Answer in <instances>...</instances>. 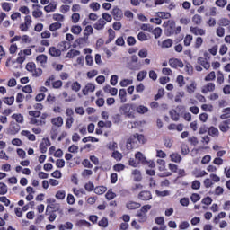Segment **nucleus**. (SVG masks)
I'll return each instance as SVG.
<instances>
[{
  "instance_id": "f257e3e1",
  "label": "nucleus",
  "mask_w": 230,
  "mask_h": 230,
  "mask_svg": "<svg viewBox=\"0 0 230 230\" xmlns=\"http://www.w3.org/2000/svg\"><path fill=\"white\" fill-rule=\"evenodd\" d=\"M120 112H122L126 118H135L134 112H136V105L130 103L124 104L120 107Z\"/></svg>"
},
{
  "instance_id": "f03ea898",
  "label": "nucleus",
  "mask_w": 230,
  "mask_h": 230,
  "mask_svg": "<svg viewBox=\"0 0 230 230\" xmlns=\"http://www.w3.org/2000/svg\"><path fill=\"white\" fill-rule=\"evenodd\" d=\"M141 67H143V64L139 62V58H137L136 55L131 56L129 69H131V71H139Z\"/></svg>"
},
{
  "instance_id": "7ed1b4c3",
  "label": "nucleus",
  "mask_w": 230,
  "mask_h": 230,
  "mask_svg": "<svg viewBox=\"0 0 230 230\" xmlns=\"http://www.w3.org/2000/svg\"><path fill=\"white\" fill-rule=\"evenodd\" d=\"M164 26H166L167 35H175V22L168 21L167 23H164Z\"/></svg>"
},
{
  "instance_id": "20e7f679",
  "label": "nucleus",
  "mask_w": 230,
  "mask_h": 230,
  "mask_svg": "<svg viewBox=\"0 0 230 230\" xmlns=\"http://www.w3.org/2000/svg\"><path fill=\"white\" fill-rule=\"evenodd\" d=\"M137 198L144 202L152 200V192H150V190H142L138 193Z\"/></svg>"
},
{
  "instance_id": "39448f33",
  "label": "nucleus",
  "mask_w": 230,
  "mask_h": 230,
  "mask_svg": "<svg viewBox=\"0 0 230 230\" xmlns=\"http://www.w3.org/2000/svg\"><path fill=\"white\" fill-rule=\"evenodd\" d=\"M169 65L171 67H172L173 69H177V68H182L184 67V63H182V60L181 59H177V58H171L169 60Z\"/></svg>"
},
{
  "instance_id": "423d86ee",
  "label": "nucleus",
  "mask_w": 230,
  "mask_h": 230,
  "mask_svg": "<svg viewBox=\"0 0 230 230\" xmlns=\"http://www.w3.org/2000/svg\"><path fill=\"white\" fill-rule=\"evenodd\" d=\"M96 86L93 83H88L85 87L83 88L82 93L84 96H87L89 93H94Z\"/></svg>"
},
{
  "instance_id": "0eeeda50",
  "label": "nucleus",
  "mask_w": 230,
  "mask_h": 230,
  "mask_svg": "<svg viewBox=\"0 0 230 230\" xmlns=\"http://www.w3.org/2000/svg\"><path fill=\"white\" fill-rule=\"evenodd\" d=\"M21 130V126L17 122L12 121L9 126V133L14 136V134H19Z\"/></svg>"
},
{
  "instance_id": "6e6552de",
  "label": "nucleus",
  "mask_w": 230,
  "mask_h": 230,
  "mask_svg": "<svg viewBox=\"0 0 230 230\" xmlns=\"http://www.w3.org/2000/svg\"><path fill=\"white\" fill-rule=\"evenodd\" d=\"M215 84L214 83H208L206 85H204L201 89V93L203 94H208V93H213L215 91Z\"/></svg>"
},
{
  "instance_id": "1a4fd4ad",
  "label": "nucleus",
  "mask_w": 230,
  "mask_h": 230,
  "mask_svg": "<svg viewBox=\"0 0 230 230\" xmlns=\"http://www.w3.org/2000/svg\"><path fill=\"white\" fill-rule=\"evenodd\" d=\"M111 15H113L115 21H119V19L123 17V13L121 12V9L114 7L111 11Z\"/></svg>"
},
{
  "instance_id": "9d476101",
  "label": "nucleus",
  "mask_w": 230,
  "mask_h": 230,
  "mask_svg": "<svg viewBox=\"0 0 230 230\" xmlns=\"http://www.w3.org/2000/svg\"><path fill=\"white\" fill-rule=\"evenodd\" d=\"M130 137L135 143H140L141 145L145 143V136L143 134L136 133Z\"/></svg>"
},
{
  "instance_id": "9b49d317",
  "label": "nucleus",
  "mask_w": 230,
  "mask_h": 230,
  "mask_svg": "<svg viewBox=\"0 0 230 230\" xmlns=\"http://www.w3.org/2000/svg\"><path fill=\"white\" fill-rule=\"evenodd\" d=\"M126 208L129 210L139 209V208H141V203L136 201H128Z\"/></svg>"
},
{
  "instance_id": "f8f14e48",
  "label": "nucleus",
  "mask_w": 230,
  "mask_h": 230,
  "mask_svg": "<svg viewBox=\"0 0 230 230\" xmlns=\"http://www.w3.org/2000/svg\"><path fill=\"white\" fill-rule=\"evenodd\" d=\"M198 64H199V66H202V67H204L206 71H208V69L211 67V64H209V61H208V59L204 58H199Z\"/></svg>"
},
{
  "instance_id": "ddd939ff",
  "label": "nucleus",
  "mask_w": 230,
  "mask_h": 230,
  "mask_svg": "<svg viewBox=\"0 0 230 230\" xmlns=\"http://www.w3.org/2000/svg\"><path fill=\"white\" fill-rule=\"evenodd\" d=\"M89 38H87L86 36L79 38L75 40V44H77V46H79L80 48H84V46H87Z\"/></svg>"
},
{
  "instance_id": "4468645a",
  "label": "nucleus",
  "mask_w": 230,
  "mask_h": 230,
  "mask_svg": "<svg viewBox=\"0 0 230 230\" xmlns=\"http://www.w3.org/2000/svg\"><path fill=\"white\" fill-rule=\"evenodd\" d=\"M36 62L40 64L41 67H44L48 64V56L41 54L36 58Z\"/></svg>"
},
{
  "instance_id": "2eb2a0df",
  "label": "nucleus",
  "mask_w": 230,
  "mask_h": 230,
  "mask_svg": "<svg viewBox=\"0 0 230 230\" xmlns=\"http://www.w3.org/2000/svg\"><path fill=\"white\" fill-rule=\"evenodd\" d=\"M229 125H230V119L224 120L219 125V129L221 132H227L229 131Z\"/></svg>"
},
{
  "instance_id": "dca6fc26",
  "label": "nucleus",
  "mask_w": 230,
  "mask_h": 230,
  "mask_svg": "<svg viewBox=\"0 0 230 230\" xmlns=\"http://www.w3.org/2000/svg\"><path fill=\"white\" fill-rule=\"evenodd\" d=\"M105 24H107V22H105L103 19L100 18L94 24L93 28L94 30H103L105 28Z\"/></svg>"
},
{
  "instance_id": "f3484780",
  "label": "nucleus",
  "mask_w": 230,
  "mask_h": 230,
  "mask_svg": "<svg viewBox=\"0 0 230 230\" xmlns=\"http://www.w3.org/2000/svg\"><path fill=\"white\" fill-rule=\"evenodd\" d=\"M190 31L193 33V35H200L201 37L206 35V30L200 29L199 27H190Z\"/></svg>"
},
{
  "instance_id": "a211bd4d",
  "label": "nucleus",
  "mask_w": 230,
  "mask_h": 230,
  "mask_svg": "<svg viewBox=\"0 0 230 230\" xmlns=\"http://www.w3.org/2000/svg\"><path fill=\"white\" fill-rule=\"evenodd\" d=\"M49 53L51 57H60L62 55V51H60V49H57L56 47H50Z\"/></svg>"
},
{
  "instance_id": "6ab92c4d",
  "label": "nucleus",
  "mask_w": 230,
  "mask_h": 230,
  "mask_svg": "<svg viewBox=\"0 0 230 230\" xmlns=\"http://www.w3.org/2000/svg\"><path fill=\"white\" fill-rule=\"evenodd\" d=\"M135 159H137V161H138V163H142V164H146V157L141 152H137L135 155Z\"/></svg>"
},
{
  "instance_id": "aec40b11",
  "label": "nucleus",
  "mask_w": 230,
  "mask_h": 230,
  "mask_svg": "<svg viewBox=\"0 0 230 230\" xmlns=\"http://www.w3.org/2000/svg\"><path fill=\"white\" fill-rule=\"evenodd\" d=\"M52 125L55 127H62L64 125V119L62 117H57L51 119Z\"/></svg>"
},
{
  "instance_id": "412c9836",
  "label": "nucleus",
  "mask_w": 230,
  "mask_h": 230,
  "mask_svg": "<svg viewBox=\"0 0 230 230\" xmlns=\"http://www.w3.org/2000/svg\"><path fill=\"white\" fill-rule=\"evenodd\" d=\"M12 119H14L16 123H20L21 125L24 123V116H22L21 113L13 114Z\"/></svg>"
},
{
  "instance_id": "4be33fe9",
  "label": "nucleus",
  "mask_w": 230,
  "mask_h": 230,
  "mask_svg": "<svg viewBox=\"0 0 230 230\" xmlns=\"http://www.w3.org/2000/svg\"><path fill=\"white\" fill-rule=\"evenodd\" d=\"M21 136H25V137H27L29 141H35L36 139L35 136L31 134V132H30L29 130H22L21 132Z\"/></svg>"
},
{
  "instance_id": "5701e85b",
  "label": "nucleus",
  "mask_w": 230,
  "mask_h": 230,
  "mask_svg": "<svg viewBox=\"0 0 230 230\" xmlns=\"http://www.w3.org/2000/svg\"><path fill=\"white\" fill-rule=\"evenodd\" d=\"M30 123L31 125H37L38 127H42V125H46V121L35 118H31Z\"/></svg>"
},
{
  "instance_id": "b1692460",
  "label": "nucleus",
  "mask_w": 230,
  "mask_h": 230,
  "mask_svg": "<svg viewBox=\"0 0 230 230\" xmlns=\"http://www.w3.org/2000/svg\"><path fill=\"white\" fill-rule=\"evenodd\" d=\"M170 158L172 163H181L182 161V157L178 153H172L170 155Z\"/></svg>"
},
{
  "instance_id": "393cba45",
  "label": "nucleus",
  "mask_w": 230,
  "mask_h": 230,
  "mask_svg": "<svg viewBox=\"0 0 230 230\" xmlns=\"http://www.w3.org/2000/svg\"><path fill=\"white\" fill-rule=\"evenodd\" d=\"M119 98H120L121 103H125L127 102V90L120 89L119 92Z\"/></svg>"
},
{
  "instance_id": "a878e982",
  "label": "nucleus",
  "mask_w": 230,
  "mask_h": 230,
  "mask_svg": "<svg viewBox=\"0 0 230 230\" xmlns=\"http://www.w3.org/2000/svg\"><path fill=\"white\" fill-rule=\"evenodd\" d=\"M80 50L71 49L66 54V58H75V57H79Z\"/></svg>"
},
{
  "instance_id": "bb28decb",
  "label": "nucleus",
  "mask_w": 230,
  "mask_h": 230,
  "mask_svg": "<svg viewBox=\"0 0 230 230\" xmlns=\"http://www.w3.org/2000/svg\"><path fill=\"white\" fill-rule=\"evenodd\" d=\"M58 47L60 48L61 50L67 51V49L71 48V43H69V41H61L58 44Z\"/></svg>"
},
{
  "instance_id": "cd10ccee",
  "label": "nucleus",
  "mask_w": 230,
  "mask_h": 230,
  "mask_svg": "<svg viewBox=\"0 0 230 230\" xmlns=\"http://www.w3.org/2000/svg\"><path fill=\"white\" fill-rule=\"evenodd\" d=\"M59 230H71L73 229V223L71 222H66L65 224H61L58 226Z\"/></svg>"
},
{
  "instance_id": "c85d7f7f",
  "label": "nucleus",
  "mask_w": 230,
  "mask_h": 230,
  "mask_svg": "<svg viewBox=\"0 0 230 230\" xmlns=\"http://www.w3.org/2000/svg\"><path fill=\"white\" fill-rule=\"evenodd\" d=\"M169 114H170L171 119H172V121H179L180 115L177 112V110H171Z\"/></svg>"
},
{
  "instance_id": "c756f323",
  "label": "nucleus",
  "mask_w": 230,
  "mask_h": 230,
  "mask_svg": "<svg viewBox=\"0 0 230 230\" xmlns=\"http://www.w3.org/2000/svg\"><path fill=\"white\" fill-rule=\"evenodd\" d=\"M93 31H94L93 26L87 25L84 31V37H87V39H89V35H93Z\"/></svg>"
},
{
  "instance_id": "7c9ffc66",
  "label": "nucleus",
  "mask_w": 230,
  "mask_h": 230,
  "mask_svg": "<svg viewBox=\"0 0 230 230\" xmlns=\"http://www.w3.org/2000/svg\"><path fill=\"white\" fill-rule=\"evenodd\" d=\"M136 111L138 114H146V112H148V107L145 105H139L136 108Z\"/></svg>"
},
{
  "instance_id": "2f4dec72",
  "label": "nucleus",
  "mask_w": 230,
  "mask_h": 230,
  "mask_svg": "<svg viewBox=\"0 0 230 230\" xmlns=\"http://www.w3.org/2000/svg\"><path fill=\"white\" fill-rule=\"evenodd\" d=\"M71 32L74 35H80L82 33V27L80 25H73L71 27Z\"/></svg>"
},
{
  "instance_id": "473e14b6",
  "label": "nucleus",
  "mask_w": 230,
  "mask_h": 230,
  "mask_svg": "<svg viewBox=\"0 0 230 230\" xmlns=\"http://www.w3.org/2000/svg\"><path fill=\"white\" fill-rule=\"evenodd\" d=\"M132 175H134V181H136V182H139L142 179L141 172L137 169L133 170Z\"/></svg>"
},
{
  "instance_id": "72a5a7b5",
  "label": "nucleus",
  "mask_w": 230,
  "mask_h": 230,
  "mask_svg": "<svg viewBox=\"0 0 230 230\" xmlns=\"http://www.w3.org/2000/svg\"><path fill=\"white\" fill-rule=\"evenodd\" d=\"M148 75V73L145 70L143 71H140L137 75V80L138 82H143L146 78V75Z\"/></svg>"
},
{
  "instance_id": "f704fd0d",
  "label": "nucleus",
  "mask_w": 230,
  "mask_h": 230,
  "mask_svg": "<svg viewBox=\"0 0 230 230\" xmlns=\"http://www.w3.org/2000/svg\"><path fill=\"white\" fill-rule=\"evenodd\" d=\"M93 191H94V193H96V195H103V193H105V191H107V187L99 186V187H96Z\"/></svg>"
},
{
  "instance_id": "c9c22d12",
  "label": "nucleus",
  "mask_w": 230,
  "mask_h": 230,
  "mask_svg": "<svg viewBox=\"0 0 230 230\" xmlns=\"http://www.w3.org/2000/svg\"><path fill=\"white\" fill-rule=\"evenodd\" d=\"M208 134H209L210 136H212V137H218V134H219L218 128H215V127H210V128H208Z\"/></svg>"
},
{
  "instance_id": "e433bc0d",
  "label": "nucleus",
  "mask_w": 230,
  "mask_h": 230,
  "mask_svg": "<svg viewBox=\"0 0 230 230\" xmlns=\"http://www.w3.org/2000/svg\"><path fill=\"white\" fill-rule=\"evenodd\" d=\"M111 157L115 159V161H121V159H123V155L119 151H113Z\"/></svg>"
},
{
  "instance_id": "4c0bfd02",
  "label": "nucleus",
  "mask_w": 230,
  "mask_h": 230,
  "mask_svg": "<svg viewBox=\"0 0 230 230\" xmlns=\"http://www.w3.org/2000/svg\"><path fill=\"white\" fill-rule=\"evenodd\" d=\"M156 17H159L160 19H170V17H172V14L166 12H158L156 13Z\"/></svg>"
},
{
  "instance_id": "58836bf2",
  "label": "nucleus",
  "mask_w": 230,
  "mask_h": 230,
  "mask_svg": "<svg viewBox=\"0 0 230 230\" xmlns=\"http://www.w3.org/2000/svg\"><path fill=\"white\" fill-rule=\"evenodd\" d=\"M192 22H194V24H197L198 26H200L202 24V16L195 14L192 17Z\"/></svg>"
},
{
  "instance_id": "ea45409f",
  "label": "nucleus",
  "mask_w": 230,
  "mask_h": 230,
  "mask_svg": "<svg viewBox=\"0 0 230 230\" xmlns=\"http://www.w3.org/2000/svg\"><path fill=\"white\" fill-rule=\"evenodd\" d=\"M62 28V23L60 22H54L49 25L50 31H57V30H60Z\"/></svg>"
},
{
  "instance_id": "a19ab883",
  "label": "nucleus",
  "mask_w": 230,
  "mask_h": 230,
  "mask_svg": "<svg viewBox=\"0 0 230 230\" xmlns=\"http://www.w3.org/2000/svg\"><path fill=\"white\" fill-rule=\"evenodd\" d=\"M71 89H72V91H75V93H78V91H80V89H82V84H80V83H78V81H75V82L72 83Z\"/></svg>"
},
{
  "instance_id": "79ce46f5",
  "label": "nucleus",
  "mask_w": 230,
  "mask_h": 230,
  "mask_svg": "<svg viewBox=\"0 0 230 230\" xmlns=\"http://www.w3.org/2000/svg\"><path fill=\"white\" fill-rule=\"evenodd\" d=\"M18 58L16 59L17 64H23L24 60H26V56H24V53H22V50H20L18 53Z\"/></svg>"
},
{
  "instance_id": "37998d69",
  "label": "nucleus",
  "mask_w": 230,
  "mask_h": 230,
  "mask_svg": "<svg viewBox=\"0 0 230 230\" xmlns=\"http://www.w3.org/2000/svg\"><path fill=\"white\" fill-rule=\"evenodd\" d=\"M173 46V40L167 39L162 42V48H172Z\"/></svg>"
},
{
  "instance_id": "c03bdc74",
  "label": "nucleus",
  "mask_w": 230,
  "mask_h": 230,
  "mask_svg": "<svg viewBox=\"0 0 230 230\" xmlns=\"http://www.w3.org/2000/svg\"><path fill=\"white\" fill-rule=\"evenodd\" d=\"M8 193V186L4 182H0V195H6Z\"/></svg>"
},
{
  "instance_id": "a18cd8bd",
  "label": "nucleus",
  "mask_w": 230,
  "mask_h": 230,
  "mask_svg": "<svg viewBox=\"0 0 230 230\" xmlns=\"http://www.w3.org/2000/svg\"><path fill=\"white\" fill-rule=\"evenodd\" d=\"M134 145H136V142H134V140L132 139V137H130L127 140V144H126L127 150H132V148H134Z\"/></svg>"
},
{
  "instance_id": "49530a36",
  "label": "nucleus",
  "mask_w": 230,
  "mask_h": 230,
  "mask_svg": "<svg viewBox=\"0 0 230 230\" xmlns=\"http://www.w3.org/2000/svg\"><path fill=\"white\" fill-rule=\"evenodd\" d=\"M107 200H112L116 199V193L112 192V189H110L105 194Z\"/></svg>"
},
{
  "instance_id": "de8ad7c7",
  "label": "nucleus",
  "mask_w": 230,
  "mask_h": 230,
  "mask_svg": "<svg viewBox=\"0 0 230 230\" xmlns=\"http://www.w3.org/2000/svg\"><path fill=\"white\" fill-rule=\"evenodd\" d=\"M196 89H197V84H195V82H192L190 85H187V92L190 94H192V93H195Z\"/></svg>"
},
{
  "instance_id": "09e8293b",
  "label": "nucleus",
  "mask_w": 230,
  "mask_h": 230,
  "mask_svg": "<svg viewBox=\"0 0 230 230\" xmlns=\"http://www.w3.org/2000/svg\"><path fill=\"white\" fill-rule=\"evenodd\" d=\"M203 43H204V40L202 39V37H198L196 38L194 48H196V49H199V48H200Z\"/></svg>"
},
{
  "instance_id": "8fccbe9b",
  "label": "nucleus",
  "mask_w": 230,
  "mask_h": 230,
  "mask_svg": "<svg viewBox=\"0 0 230 230\" xmlns=\"http://www.w3.org/2000/svg\"><path fill=\"white\" fill-rule=\"evenodd\" d=\"M217 78V75H215V71L210 72L207 76L205 77V82H213Z\"/></svg>"
},
{
  "instance_id": "3c124183",
  "label": "nucleus",
  "mask_w": 230,
  "mask_h": 230,
  "mask_svg": "<svg viewBox=\"0 0 230 230\" xmlns=\"http://www.w3.org/2000/svg\"><path fill=\"white\" fill-rule=\"evenodd\" d=\"M217 24H218L219 26H229L230 21H229V19H227V18H221V19H219V21L217 22Z\"/></svg>"
},
{
  "instance_id": "603ef678",
  "label": "nucleus",
  "mask_w": 230,
  "mask_h": 230,
  "mask_svg": "<svg viewBox=\"0 0 230 230\" xmlns=\"http://www.w3.org/2000/svg\"><path fill=\"white\" fill-rule=\"evenodd\" d=\"M153 35L155 36V39H159V37H161V35H163V30L159 27H156L153 31Z\"/></svg>"
},
{
  "instance_id": "864d4df0",
  "label": "nucleus",
  "mask_w": 230,
  "mask_h": 230,
  "mask_svg": "<svg viewBox=\"0 0 230 230\" xmlns=\"http://www.w3.org/2000/svg\"><path fill=\"white\" fill-rule=\"evenodd\" d=\"M44 10H45V12H47V13L55 12V10H57V5H55L53 4H49V5L44 7Z\"/></svg>"
},
{
  "instance_id": "5fc2aeb1",
  "label": "nucleus",
  "mask_w": 230,
  "mask_h": 230,
  "mask_svg": "<svg viewBox=\"0 0 230 230\" xmlns=\"http://www.w3.org/2000/svg\"><path fill=\"white\" fill-rule=\"evenodd\" d=\"M137 39L140 42H146V40H148V36H146V33L141 31L137 34Z\"/></svg>"
},
{
  "instance_id": "6e6d98bb",
  "label": "nucleus",
  "mask_w": 230,
  "mask_h": 230,
  "mask_svg": "<svg viewBox=\"0 0 230 230\" xmlns=\"http://www.w3.org/2000/svg\"><path fill=\"white\" fill-rule=\"evenodd\" d=\"M108 33H109L108 42H112L116 38V32L114 31V30L109 29Z\"/></svg>"
},
{
  "instance_id": "4d7b16f0",
  "label": "nucleus",
  "mask_w": 230,
  "mask_h": 230,
  "mask_svg": "<svg viewBox=\"0 0 230 230\" xmlns=\"http://www.w3.org/2000/svg\"><path fill=\"white\" fill-rule=\"evenodd\" d=\"M223 113L220 118L221 119H227V118H230V108H226L223 110Z\"/></svg>"
},
{
  "instance_id": "13d9d810",
  "label": "nucleus",
  "mask_w": 230,
  "mask_h": 230,
  "mask_svg": "<svg viewBox=\"0 0 230 230\" xmlns=\"http://www.w3.org/2000/svg\"><path fill=\"white\" fill-rule=\"evenodd\" d=\"M185 71L189 75V76H191V75H193V66H191V64L186 63Z\"/></svg>"
},
{
  "instance_id": "bf43d9fd",
  "label": "nucleus",
  "mask_w": 230,
  "mask_h": 230,
  "mask_svg": "<svg viewBox=\"0 0 230 230\" xmlns=\"http://www.w3.org/2000/svg\"><path fill=\"white\" fill-rule=\"evenodd\" d=\"M108 148L109 150H111V152H116L118 151V143L116 142H110L108 144Z\"/></svg>"
},
{
  "instance_id": "052dcab7",
  "label": "nucleus",
  "mask_w": 230,
  "mask_h": 230,
  "mask_svg": "<svg viewBox=\"0 0 230 230\" xmlns=\"http://www.w3.org/2000/svg\"><path fill=\"white\" fill-rule=\"evenodd\" d=\"M75 123V119L73 117H67L66 121V128H71Z\"/></svg>"
},
{
  "instance_id": "680f3d73",
  "label": "nucleus",
  "mask_w": 230,
  "mask_h": 230,
  "mask_svg": "<svg viewBox=\"0 0 230 230\" xmlns=\"http://www.w3.org/2000/svg\"><path fill=\"white\" fill-rule=\"evenodd\" d=\"M73 193L74 195H75L76 197H80V195H85V190L84 189H76L74 188L73 189Z\"/></svg>"
},
{
  "instance_id": "e2e57ef3",
  "label": "nucleus",
  "mask_w": 230,
  "mask_h": 230,
  "mask_svg": "<svg viewBox=\"0 0 230 230\" xmlns=\"http://www.w3.org/2000/svg\"><path fill=\"white\" fill-rule=\"evenodd\" d=\"M138 57L140 58H146L148 57V50L146 49H142L138 52Z\"/></svg>"
},
{
  "instance_id": "0e129e2a",
  "label": "nucleus",
  "mask_w": 230,
  "mask_h": 230,
  "mask_svg": "<svg viewBox=\"0 0 230 230\" xmlns=\"http://www.w3.org/2000/svg\"><path fill=\"white\" fill-rule=\"evenodd\" d=\"M114 172H123L125 170V164H117L113 166Z\"/></svg>"
},
{
  "instance_id": "69168bd1",
  "label": "nucleus",
  "mask_w": 230,
  "mask_h": 230,
  "mask_svg": "<svg viewBox=\"0 0 230 230\" xmlns=\"http://www.w3.org/2000/svg\"><path fill=\"white\" fill-rule=\"evenodd\" d=\"M84 189L86 190V191H94V184L89 181L88 183H85Z\"/></svg>"
},
{
  "instance_id": "338daca9",
  "label": "nucleus",
  "mask_w": 230,
  "mask_h": 230,
  "mask_svg": "<svg viewBox=\"0 0 230 230\" xmlns=\"http://www.w3.org/2000/svg\"><path fill=\"white\" fill-rule=\"evenodd\" d=\"M190 200H191V202H193V204L199 202V200H200V196H199V194L193 193V194L190 196Z\"/></svg>"
},
{
  "instance_id": "774afa93",
  "label": "nucleus",
  "mask_w": 230,
  "mask_h": 230,
  "mask_svg": "<svg viewBox=\"0 0 230 230\" xmlns=\"http://www.w3.org/2000/svg\"><path fill=\"white\" fill-rule=\"evenodd\" d=\"M190 227V223L188 221H182L180 225H179V229L181 230H186Z\"/></svg>"
}]
</instances>
